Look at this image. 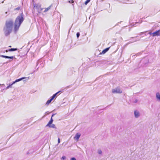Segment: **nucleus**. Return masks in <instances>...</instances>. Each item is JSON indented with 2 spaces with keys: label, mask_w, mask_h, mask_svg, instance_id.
<instances>
[{
  "label": "nucleus",
  "mask_w": 160,
  "mask_h": 160,
  "mask_svg": "<svg viewBox=\"0 0 160 160\" xmlns=\"http://www.w3.org/2000/svg\"><path fill=\"white\" fill-rule=\"evenodd\" d=\"M24 19V15L22 12L19 16L17 17L15 21L14 30L16 32L18 29Z\"/></svg>",
  "instance_id": "1"
},
{
  "label": "nucleus",
  "mask_w": 160,
  "mask_h": 160,
  "mask_svg": "<svg viewBox=\"0 0 160 160\" xmlns=\"http://www.w3.org/2000/svg\"><path fill=\"white\" fill-rule=\"evenodd\" d=\"M13 22L12 21L6 22V26L4 28V31L5 36H8L11 32L12 29V26Z\"/></svg>",
  "instance_id": "2"
},
{
  "label": "nucleus",
  "mask_w": 160,
  "mask_h": 160,
  "mask_svg": "<svg viewBox=\"0 0 160 160\" xmlns=\"http://www.w3.org/2000/svg\"><path fill=\"white\" fill-rule=\"evenodd\" d=\"M34 8L36 9L37 12L40 13L42 10V8H41V5L39 3H36L34 5Z\"/></svg>",
  "instance_id": "3"
},
{
  "label": "nucleus",
  "mask_w": 160,
  "mask_h": 160,
  "mask_svg": "<svg viewBox=\"0 0 160 160\" xmlns=\"http://www.w3.org/2000/svg\"><path fill=\"white\" fill-rule=\"evenodd\" d=\"M148 34H150L153 37L156 36H159L160 35V30H157L153 32H150L148 33Z\"/></svg>",
  "instance_id": "4"
},
{
  "label": "nucleus",
  "mask_w": 160,
  "mask_h": 160,
  "mask_svg": "<svg viewBox=\"0 0 160 160\" xmlns=\"http://www.w3.org/2000/svg\"><path fill=\"white\" fill-rule=\"evenodd\" d=\"M112 92L114 93H121L122 92V90L119 87L112 89Z\"/></svg>",
  "instance_id": "5"
},
{
  "label": "nucleus",
  "mask_w": 160,
  "mask_h": 160,
  "mask_svg": "<svg viewBox=\"0 0 160 160\" xmlns=\"http://www.w3.org/2000/svg\"><path fill=\"white\" fill-rule=\"evenodd\" d=\"M0 57L3 58H8L10 59H13V58H15V57L13 56H8L4 55H0Z\"/></svg>",
  "instance_id": "6"
},
{
  "label": "nucleus",
  "mask_w": 160,
  "mask_h": 160,
  "mask_svg": "<svg viewBox=\"0 0 160 160\" xmlns=\"http://www.w3.org/2000/svg\"><path fill=\"white\" fill-rule=\"evenodd\" d=\"M81 136V134L79 133H77L76 134L75 136H74V139L78 141L80 138V137Z\"/></svg>",
  "instance_id": "7"
},
{
  "label": "nucleus",
  "mask_w": 160,
  "mask_h": 160,
  "mask_svg": "<svg viewBox=\"0 0 160 160\" xmlns=\"http://www.w3.org/2000/svg\"><path fill=\"white\" fill-rule=\"evenodd\" d=\"M131 38H135L136 39L134 40H133V41H131V42H128V44H129V43H132V42H136V41H139L140 39V38H137V37H132Z\"/></svg>",
  "instance_id": "8"
},
{
  "label": "nucleus",
  "mask_w": 160,
  "mask_h": 160,
  "mask_svg": "<svg viewBox=\"0 0 160 160\" xmlns=\"http://www.w3.org/2000/svg\"><path fill=\"white\" fill-rule=\"evenodd\" d=\"M134 114L136 118H138L140 116V113L139 112L136 110L134 111Z\"/></svg>",
  "instance_id": "9"
},
{
  "label": "nucleus",
  "mask_w": 160,
  "mask_h": 160,
  "mask_svg": "<svg viewBox=\"0 0 160 160\" xmlns=\"http://www.w3.org/2000/svg\"><path fill=\"white\" fill-rule=\"evenodd\" d=\"M17 50V48H12L11 49H9L8 50H6L5 51L6 52H12L16 51Z\"/></svg>",
  "instance_id": "10"
},
{
  "label": "nucleus",
  "mask_w": 160,
  "mask_h": 160,
  "mask_svg": "<svg viewBox=\"0 0 160 160\" xmlns=\"http://www.w3.org/2000/svg\"><path fill=\"white\" fill-rule=\"evenodd\" d=\"M25 78V77H22V78H20L16 79L15 81L13 82V83H15L16 82H19L20 81L23 80V79H24V78Z\"/></svg>",
  "instance_id": "11"
},
{
  "label": "nucleus",
  "mask_w": 160,
  "mask_h": 160,
  "mask_svg": "<svg viewBox=\"0 0 160 160\" xmlns=\"http://www.w3.org/2000/svg\"><path fill=\"white\" fill-rule=\"evenodd\" d=\"M110 48H107L105 49H104L101 52V54H105V53H106L109 49Z\"/></svg>",
  "instance_id": "12"
},
{
  "label": "nucleus",
  "mask_w": 160,
  "mask_h": 160,
  "mask_svg": "<svg viewBox=\"0 0 160 160\" xmlns=\"http://www.w3.org/2000/svg\"><path fill=\"white\" fill-rule=\"evenodd\" d=\"M46 127H48L49 128H52L55 129L57 128L55 125L54 124H52V123L49 126L46 125Z\"/></svg>",
  "instance_id": "13"
},
{
  "label": "nucleus",
  "mask_w": 160,
  "mask_h": 160,
  "mask_svg": "<svg viewBox=\"0 0 160 160\" xmlns=\"http://www.w3.org/2000/svg\"><path fill=\"white\" fill-rule=\"evenodd\" d=\"M156 97L157 99L160 101V94L159 92L157 93L156 94Z\"/></svg>",
  "instance_id": "14"
},
{
  "label": "nucleus",
  "mask_w": 160,
  "mask_h": 160,
  "mask_svg": "<svg viewBox=\"0 0 160 160\" xmlns=\"http://www.w3.org/2000/svg\"><path fill=\"white\" fill-rule=\"evenodd\" d=\"M53 122V120L52 118H51L50 121L49 122L48 124L46 125L47 126H49L50 124H51Z\"/></svg>",
  "instance_id": "15"
},
{
  "label": "nucleus",
  "mask_w": 160,
  "mask_h": 160,
  "mask_svg": "<svg viewBox=\"0 0 160 160\" xmlns=\"http://www.w3.org/2000/svg\"><path fill=\"white\" fill-rule=\"evenodd\" d=\"M14 84V83H13V82L12 84H9V85L6 88V89H8L9 88H12V85H13Z\"/></svg>",
  "instance_id": "16"
},
{
  "label": "nucleus",
  "mask_w": 160,
  "mask_h": 160,
  "mask_svg": "<svg viewBox=\"0 0 160 160\" xmlns=\"http://www.w3.org/2000/svg\"><path fill=\"white\" fill-rule=\"evenodd\" d=\"M51 7V6H50L47 8H46L45 10L44 11V12H47L49 10Z\"/></svg>",
  "instance_id": "17"
},
{
  "label": "nucleus",
  "mask_w": 160,
  "mask_h": 160,
  "mask_svg": "<svg viewBox=\"0 0 160 160\" xmlns=\"http://www.w3.org/2000/svg\"><path fill=\"white\" fill-rule=\"evenodd\" d=\"M52 101V100L51 99L48 100L46 103V105H49V104L51 103Z\"/></svg>",
  "instance_id": "18"
},
{
  "label": "nucleus",
  "mask_w": 160,
  "mask_h": 160,
  "mask_svg": "<svg viewBox=\"0 0 160 160\" xmlns=\"http://www.w3.org/2000/svg\"><path fill=\"white\" fill-rule=\"evenodd\" d=\"M90 0H87L84 2L85 4L87 5L90 1Z\"/></svg>",
  "instance_id": "19"
},
{
  "label": "nucleus",
  "mask_w": 160,
  "mask_h": 160,
  "mask_svg": "<svg viewBox=\"0 0 160 160\" xmlns=\"http://www.w3.org/2000/svg\"><path fill=\"white\" fill-rule=\"evenodd\" d=\"M77 37L78 38H79L80 35V34L79 32H78L76 34Z\"/></svg>",
  "instance_id": "20"
},
{
  "label": "nucleus",
  "mask_w": 160,
  "mask_h": 160,
  "mask_svg": "<svg viewBox=\"0 0 160 160\" xmlns=\"http://www.w3.org/2000/svg\"><path fill=\"white\" fill-rule=\"evenodd\" d=\"M102 151L101 150H98V153L99 154H102Z\"/></svg>",
  "instance_id": "21"
},
{
  "label": "nucleus",
  "mask_w": 160,
  "mask_h": 160,
  "mask_svg": "<svg viewBox=\"0 0 160 160\" xmlns=\"http://www.w3.org/2000/svg\"><path fill=\"white\" fill-rule=\"evenodd\" d=\"M68 2L70 3H73L74 2L73 0H68Z\"/></svg>",
  "instance_id": "22"
},
{
  "label": "nucleus",
  "mask_w": 160,
  "mask_h": 160,
  "mask_svg": "<svg viewBox=\"0 0 160 160\" xmlns=\"http://www.w3.org/2000/svg\"><path fill=\"white\" fill-rule=\"evenodd\" d=\"M66 157L65 156H62L61 158V159L62 160H64L66 159Z\"/></svg>",
  "instance_id": "23"
},
{
  "label": "nucleus",
  "mask_w": 160,
  "mask_h": 160,
  "mask_svg": "<svg viewBox=\"0 0 160 160\" xmlns=\"http://www.w3.org/2000/svg\"><path fill=\"white\" fill-rule=\"evenodd\" d=\"M20 9V7H18L17 8L14 9L15 10H19Z\"/></svg>",
  "instance_id": "24"
},
{
  "label": "nucleus",
  "mask_w": 160,
  "mask_h": 160,
  "mask_svg": "<svg viewBox=\"0 0 160 160\" xmlns=\"http://www.w3.org/2000/svg\"><path fill=\"white\" fill-rule=\"evenodd\" d=\"M40 65H41V67H43V64L42 63H41L40 64Z\"/></svg>",
  "instance_id": "25"
},
{
  "label": "nucleus",
  "mask_w": 160,
  "mask_h": 160,
  "mask_svg": "<svg viewBox=\"0 0 160 160\" xmlns=\"http://www.w3.org/2000/svg\"><path fill=\"white\" fill-rule=\"evenodd\" d=\"M71 160H76L75 158H71Z\"/></svg>",
  "instance_id": "26"
},
{
  "label": "nucleus",
  "mask_w": 160,
  "mask_h": 160,
  "mask_svg": "<svg viewBox=\"0 0 160 160\" xmlns=\"http://www.w3.org/2000/svg\"><path fill=\"white\" fill-rule=\"evenodd\" d=\"M57 95V93H55L52 96H53L55 98Z\"/></svg>",
  "instance_id": "27"
},
{
  "label": "nucleus",
  "mask_w": 160,
  "mask_h": 160,
  "mask_svg": "<svg viewBox=\"0 0 160 160\" xmlns=\"http://www.w3.org/2000/svg\"><path fill=\"white\" fill-rule=\"evenodd\" d=\"M60 139L59 138H58V143H60Z\"/></svg>",
  "instance_id": "28"
},
{
  "label": "nucleus",
  "mask_w": 160,
  "mask_h": 160,
  "mask_svg": "<svg viewBox=\"0 0 160 160\" xmlns=\"http://www.w3.org/2000/svg\"><path fill=\"white\" fill-rule=\"evenodd\" d=\"M55 98L53 96H52V97H51V99L52 101L54 98Z\"/></svg>",
  "instance_id": "29"
},
{
  "label": "nucleus",
  "mask_w": 160,
  "mask_h": 160,
  "mask_svg": "<svg viewBox=\"0 0 160 160\" xmlns=\"http://www.w3.org/2000/svg\"><path fill=\"white\" fill-rule=\"evenodd\" d=\"M135 55H133L132 56V58H133V59L134 58H135Z\"/></svg>",
  "instance_id": "30"
},
{
  "label": "nucleus",
  "mask_w": 160,
  "mask_h": 160,
  "mask_svg": "<svg viewBox=\"0 0 160 160\" xmlns=\"http://www.w3.org/2000/svg\"><path fill=\"white\" fill-rule=\"evenodd\" d=\"M39 62H40V61H38L37 62V66L38 65V64L39 63Z\"/></svg>",
  "instance_id": "31"
},
{
  "label": "nucleus",
  "mask_w": 160,
  "mask_h": 160,
  "mask_svg": "<svg viewBox=\"0 0 160 160\" xmlns=\"http://www.w3.org/2000/svg\"><path fill=\"white\" fill-rule=\"evenodd\" d=\"M56 114V113H55V114H53L52 115V116H51V118H52V117Z\"/></svg>",
  "instance_id": "32"
},
{
  "label": "nucleus",
  "mask_w": 160,
  "mask_h": 160,
  "mask_svg": "<svg viewBox=\"0 0 160 160\" xmlns=\"http://www.w3.org/2000/svg\"><path fill=\"white\" fill-rule=\"evenodd\" d=\"M138 100H137V99H135V100L134 101V102L135 103H137V102H138Z\"/></svg>",
  "instance_id": "33"
},
{
  "label": "nucleus",
  "mask_w": 160,
  "mask_h": 160,
  "mask_svg": "<svg viewBox=\"0 0 160 160\" xmlns=\"http://www.w3.org/2000/svg\"><path fill=\"white\" fill-rule=\"evenodd\" d=\"M12 60H11V59H10V60H8V62H7L6 63H7L8 62H11L12 61Z\"/></svg>",
  "instance_id": "34"
},
{
  "label": "nucleus",
  "mask_w": 160,
  "mask_h": 160,
  "mask_svg": "<svg viewBox=\"0 0 160 160\" xmlns=\"http://www.w3.org/2000/svg\"><path fill=\"white\" fill-rule=\"evenodd\" d=\"M27 154H30V153L29 152V151H28V152H27Z\"/></svg>",
  "instance_id": "35"
},
{
  "label": "nucleus",
  "mask_w": 160,
  "mask_h": 160,
  "mask_svg": "<svg viewBox=\"0 0 160 160\" xmlns=\"http://www.w3.org/2000/svg\"><path fill=\"white\" fill-rule=\"evenodd\" d=\"M61 92V91H58V92H57V93H57V94H58V93H59V92Z\"/></svg>",
  "instance_id": "36"
},
{
  "label": "nucleus",
  "mask_w": 160,
  "mask_h": 160,
  "mask_svg": "<svg viewBox=\"0 0 160 160\" xmlns=\"http://www.w3.org/2000/svg\"><path fill=\"white\" fill-rule=\"evenodd\" d=\"M69 86H67V88H69Z\"/></svg>",
  "instance_id": "37"
},
{
  "label": "nucleus",
  "mask_w": 160,
  "mask_h": 160,
  "mask_svg": "<svg viewBox=\"0 0 160 160\" xmlns=\"http://www.w3.org/2000/svg\"><path fill=\"white\" fill-rule=\"evenodd\" d=\"M138 22H136V23H135V25H136V24H138Z\"/></svg>",
  "instance_id": "38"
},
{
  "label": "nucleus",
  "mask_w": 160,
  "mask_h": 160,
  "mask_svg": "<svg viewBox=\"0 0 160 160\" xmlns=\"http://www.w3.org/2000/svg\"><path fill=\"white\" fill-rule=\"evenodd\" d=\"M144 59H142V61H144Z\"/></svg>",
  "instance_id": "39"
},
{
  "label": "nucleus",
  "mask_w": 160,
  "mask_h": 160,
  "mask_svg": "<svg viewBox=\"0 0 160 160\" xmlns=\"http://www.w3.org/2000/svg\"><path fill=\"white\" fill-rule=\"evenodd\" d=\"M7 12H5V13H6V14H7Z\"/></svg>",
  "instance_id": "40"
},
{
  "label": "nucleus",
  "mask_w": 160,
  "mask_h": 160,
  "mask_svg": "<svg viewBox=\"0 0 160 160\" xmlns=\"http://www.w3.org/2000/svg\"><path fill=\"white\" fill-rule=\"evenodd\" d=\"M3 2H4V1H2V3H3Z\"/></svg>",
  "instance_id": "41"
},
{
  "label": "nucleus",
  "mask_w": 160,
  "mask_h": 160,
  "mask_svg": "<svg viewBox=\"0 0 160 160\" xmlns=\"http://www.w3.org/2000/svg\"><path fill=\"white\" fill-rule=\"evenodd\" d=\"M9 47H11V46H9Z\"/></svg>",
  "instance_id": "42"
},
{
  "label": "nucleus",
  "mask_w": 160,
  "mask_h": 160,
  "mask_svg": "<svg viewBox=\"0 0 160 160\" xmlns=\"http://www.w3.org/2000/svg\"><path fill=\"white\" fill-rule=\"evenodd\" d=\"M147 63V62H146L145 64Z\"/></svg>",
  "instance_id": "43"
},
{
  "label": "nucleus",
  "mask_w": 160,
  "mask_h": 160,
  "mask_svg": "<svg viewBox=\"0 0 160 160\" xmlns=\"http://www.w3.org/2000/svg\"><path fill=\"white\" fill-rule=\"evenodd\" d=\"M1 85V84H0V86Z\"/></svg>",
  "instance_id": "44"
}]
</instances>
